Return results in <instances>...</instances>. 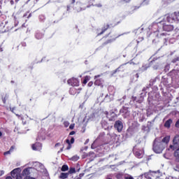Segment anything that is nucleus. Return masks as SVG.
Instances as JSON below:
<instances>
[{"mask_svg":"<svg viewBox=\"0 0 179 179\" xmlns=\"http://www.w3.org/2000/svg\"><path fill=\"white\" fill-rule=\"evenodd\" d=\"M173 15H164L162 20L152 24L153 27L162 26V29L164 31H173V30H174V26L172 24V23L176 22V18L173 17Z\"/></svg>","mask_w":179,"mask_h":179,"instance_id":"nucleus-1","label":"nucleus"},{"mask_svg":"<svg viewBox=\"0 0 179 179\" xmlns=\"http://www.w3.org/2000/svg\"><path fill=\"white\" fill-rule=\"evenodd\" d=\"M170 139V136H162L159 138H155L153 144V150L156 153H162V151L167 147Z\"/></svg>","mask_w":179,"mask_h":179,"instance_id":"nucleus-2","label":"nucleus"},{"mask_svg":"<svg viewBox=\"0 0 179 179\" xmlns=\"http://www.w3.org/2000/svg\"><path fill=\"white\" fill-rule=\"evenodd\" d=\"M139 144H136L134 148H133V154L134 156L138 159H141L143 157V149H139Z\"/></svg>","mask_w":179,"mask_h":179,"instance_id":"nucleus-3","label":"nucleus"},{"mask_svg":"<svg viewBox=\"0 0 179 179\" xmlns=\"http://www.w3.org/2000/svg\"><path fill=\"white\" fill-rule=\"evenodd\" d=\"M105 114L107 117V118H108L109 121H115V120H117V114H115V113L114 112H105Z\"/></svg>","mask_w":179,"mask_h":179,"instance_id":"nucleus-4","label":"nucleus"},{"mask_svg":"<svg viewBox=\"0 0 179 179\" xmlns=\"http://www.w3.org/2000/svg\"><path fill=\"white\" fill-rule=\"evenodd\" d=\"M115 128L117 129L118 132H121L122 131V128H124V125L122 124V122L117 120L115 123Z\"/></svg>","mask_w":179,"mask_h":179,"instance_id":"nucleus-5","label":"nucleus"},{"mask_svg":"<svg viewBox=\"0 0 179 179\" xmlns=\"http://www.w3.org/2000/svg\"><path fill=\"white\" fill-rule=\"evenodd\" d=\"M67 83L71 86H79V80L73 78L68 80Z\"/></svg>","mask_w":179,"mask_h":179,"instance_id":"nucleus-6","label":"nucleus"},{"mask_svg":"<svg viewBox=\"0 0 179 179\" xmlns=\"http://www.w3.org/2000/svg\"><path fill=\"white\" fill-rule=\"evenodd\" d=\"M137 131H138V126H136V124H132V125L130 126L127 129V132H129V134H134Z\"/></svg>","mask_w":179,"mask_h":179,"instance_id":"nucleus-7","label":"nucleus"},{"mask_svg":"<svg viewBox=\"0 0 179 179\" xmlns=\"http://www.w3.org/2000/svg\"><path fill=\"white\" fill-rule=\"evenodd\" d=\"M100 76H101L100 75L94 76V79H96V80L94 82V85H96V86H100L101 85L103 84V80L102 79H97V78H100Z\"/></svg>","mask_w":179,"mask_h":179,"instance_id":"nucleus-8","label":"nucleus"},{"mask_svg":"<svg viewBox=\"0 0 179 179\" xmlns=\"http://www.w3.org/2000/svg\"><path fill=\"white\" fill-rule=\"evenodd\" d=\"M66 142L68 143V146L66 148V150H69L71 148L72 145L71 144L74 143V138H71V140H69V138H67L66 140Z\"/></svg>","mask_w":179,"mask_h":179,"instance_id":"nucleus-9","label":"nucleus"},{"mask_svg":"<svg viewBox=\"0 0 179 179\" xmlns=\"http://www.w3.org/2000/svg\"><path fill=\"white\" fill-rule=\"evenodd\" d=\"M171 124H173V120H168L164 124L165 128H170V127H171Z\"/></svg>","mask_w":179,"mask_h":179,"instance_id":"nucleus-10","label":"nucleus"},{"mask_svg":"<svg viewBox=\"0 0 179 179\" xmlns=\"http://www.w3.org/2000/svg\"><path fill=\"white\" fill-rule=\"evenodd\" d=\"M69 174L68 173H62L59 176V179H67Z\"/></svg>","mask_w":179,"mask_h":179,"instance_id":"nucleus-11","label":"nucleus"},{"mask_svg":"<svg viewBox=\"0 0 179 179\" xmlns=\"http://www.w3.org/2000/svg\"><path fill=\"white\" fill-rule=\"evenodd\" d=\"M101 125H102V128H103V129H105V130L110 129V126L108 125V124L107 122H102Z\"/></svg>","mask_w":179,"mask_h":179,"instance_id":"nucleus-12","label":"nucleus"},{"mask_svg":"<svg viewBox=\"0 0 179 179\" xmlns=\"http://www.w3.org/2000/svg\"><path fill=\"white\" fill-rule=\"evenodd\" d=\"M173 144L178 145L179 144V135L175 136L173 140Z\"/></svg>","mask_w":179,"mask_h":179,"instance_id":"nucleus-13","label":"nucleus"},{"mask_svg":"<svg viewBox=\"0 0 179 179\" xmlns=\"http://www.w3.org/2000/svg\"><path fill=\"white\" fill-rule=\"evenodd\" d=\"M174 156L176 157V161L179 162V147L175 151Z\"/></svg>","mask_w":179,"mask_h":179,"instance_id":"nucleus-14","label":"nucleus"},{"mask_svg":"<svg viewBox=\"0 0 179 179\" xmlns=\"http://www.w3.org/2000/svg\"><path fill=\"white\" fill-rule=\"evenodd\" d=\"M29 175H30V171L28 169H24L22 171V176H26V177H27Z\"/></svg>","mask_w":179,"mask_h":179,"instance_id":"nucleus-15","label":"nucleus"},{"mask_svg":"<svg viewBox=\"0 0 179 179\" xmlns=\"http://www.w3.org/2000/svg\"><path fill=\"white\" fill-rule=\"evenodd\" d=\"M96 118V115L94 113H92L90 115L89 118L87 119V121H94V119Z\"/></svg>","mask_w":179,"mask_h":179,"instance_id":"nucleus-16","label":"nucleus"},{"mask_svg":"<svg viewBox=\"0 0 179 179\" xmlns=\"http://www.w3.org/2000/svg\"><path fill=\"white\" fill-rule=\"evenodd\" d=\"M151 171L148 172V173H144V178H147V179H152V174H151Z\"/></svg>","mask_w":179,"mask_h":179,"instance_id":"nucleus-17","label":"nucleus"},{"mask_svg":"<svg viewBox=\"0 0 179 179\" xmlns=\"http://www.w3.org/2000/svg\"><path fill=\"white\" fill-rule=\"evenodd\" d=\"M154 33L155 34L157 35V37H162V36H166V33H161V34H159V30L157 31H154Z\"/></svg>","mask_w":179,"mask_h":179,"instance_id":"nucleus-18","label":"nucleus"},{"mask_svg":"<svg viewBox=\"0 0 179 179\" xmlns=\"http://www.w3.org/2000/svg\"><path fill=\"white\" fill-rule=\"evenodd\" d=\"M45 136L44 135H39L38 136V138H36V141H45Z\"/></svg>","mask_w":179,"mask_h":179,"instance_id":"nucleus-19","label":"nucleus"},{"mask_svg":"<svg viewBox=\"0 0 179 179\" xmlns=\"http://www.w3.org/2000/svg\"><path fill=\"white\" fill-rule=\"evenodd\" d=\"M38 145H40L38 143H36L35 144H32L31 149L34 150H38Z\"/></svg>","mask_w":179,"mask_h":179,"instance_id":"nucleus-20","label":"nucleus"},{"mask_svg":"<svg viewBox=\"0 0 179 179\" xmlns=\"http://www.w3.org/2000/svg\"><path fill=\"white\" fill-rule=\"evenodd\" d=\"M35 36H36V38H37L38 40H40V38H43V34L36 33Z\"/></svg>","mask_w":179,"mask_h":179,"instance_id":"nucleus-21","label":"nucleus"},{"mask_svg":"<svg viewBox=\"0 0 179 179\" xmlns=\"http://www.w3.org/2000/svg\"><path fill=\"white\" fill-rule=\"evenodd\" d=\"M79 159L80 157L78 155H74L70 159L73 162H77Z\"/></svg>","mask_w":179,"mask_h":179,"instance_id":"nucleus-22","label":"nucleus"},{"mask_svg":"<svg viewBox=\"0 0 179 179\" xmlns=\"http://www.w3.org/2000/svg\"><path fill=\"white\" fill-rule=\"evenodd\" d=\"M108 27H110V25L106 24L104 27V29L102 30V31L100 34H98V36H101V34H103V33H104V31H106V30H107L108 29Z\"/></svg>","mask_w":179,"mask_h":179,"instance_id":"nucleus-23","label":"nucleus"},{"mask_svg":"<svg viewBox=\"0 0 179 179\" xmlns=\"http://www.w3.org/2000/svg\"><path fill=\"white\" fill-rule=\"evenodd\" d=\"M68 170H69V166L67 165H63L62 169H61V171H63V172H65Z\"/></svg>","mask_w":179,"mask_h":179,"instance_id":"nucleus-24","label":"nucleus"},{"mask_svg":"<svg viewBox=\"0 0 179 179\" xmlns=\"http://www.w3.org/2000/svg\"><path fill=\"white\" fill-rule=\"evenodd\" d=\"M76 173L75 168H70V169H69V171L68 172L69 175V174H73V173Z\"/></svg>","mask_w":179,"mask_h":179,"instance_id":"nucleus-25","label":"nucleus"},{"mask_svg":"<svg viewBox=\"0 0 179 179\" xmlns=\"http://www.w3.org/2000/svg\"><path fill=\"white\" fill-rule=\"evenodd\" d=\"M124 175L122 173H117L115 176L117 179H123Z\"/></svg>","mask_w":179,"mask_h":179,"instance_id":"nucleus-26","label":"nucleus"},{"mask_svg":"<svg viewBox=\"0 0 179 179\" xmlns=\"http://www.w3.org/2000/svg\"><path fill=\"white\" fill-rule=\"evenodd\" d=\"M148 68H149V66H148V65H143V66L141 67V71H146Z\"/></svg>","mask_w":179,"mask_h":179,"instance_id":"nucleus-27","label":"nucleus"},{"mask_svg":"<svg viewBox=\"0 0 179 179\" xmlns=\"http://www.w3.org/2000/svg\"><path fill=\"white\" fill-rule=\"evenodd\" d=\"M64 125L66 128H68V127H69V122L68 121L64 122Z\"/></svg>","mask_w":179,"mask_h":179,"instance_id":"nucleus-28","label":"nucleus"},{"mask_svg":"<svg viewBox=\"0 0 179 179\" xmlns=\"http://www.w3.org/2000/svg\"><path fill=\"white\" fill-rule=\"evenodd\" d=\"M16 179H23L22 176L20 174H16Z\"/></svg>","mask_w":179,"mask_h":179,"instance_id":"nucleus-29","label":"nucleus"},{"mask_svg":"<svg viewBox=\"0 0 179 179\" xmlns=\"http://www.w3.org/2000/svg\"><path fill=\"white\" fill-rule=\"evenodd\" d=\"M124 179H134L131 176L128 175L124 178Z\"/></svg>","mask_w":179,"mask_h":179,"instance_id":"nucleus-30","label":"nucleus"},{"mask_svg":"<svg viewBox=\"0 0 179 179\" xmlns=\"http://www.w3.org/2000/svg\"><path fill=\"white\" fill-rule=\"evenodd\" d=\"M10 173H11V176H13V175L16 174V173H17V169L13 170V171L10 172Z\"/></svg>","mask_w":179,"mask_h":179,"instance_id":"nucleus-31","label":"nucleus"},{"mask_svg":"<svg viewBox=\"0 0 179 179\" xmlns=\"http://www.w3.org/2000/svg\"><path fill=\"white\" fill-rule=\"evenodd\" d=\"M177 61H179V57H176V59H173L172 60V62H173V64H176V62H177Z\"/></svg>","mask_w":179,"mask_h":179,"instance_id":"nucleus-32","label":"nucleus"},{"mask_svg":"<svg viewBox=\"0 0 179 179\" xmlns=\"http://www.w3.org/2000/svg\"><path fill=\"white\" fill-rule=\"evenodd\" d=\"M73 90H75V88L70 89V94H75V93H73Z\"/></svg>","mask_w":179,"mask_h":179,"instance_id":"nucleus-33","label":"nucleus"},{"mask_svg":"<svg viewBox=\"0 0 179 179\" xmlns=\"http://www.w3.org/2000/svg\"><path fill=\"white\" fill-rule=\"evenodd\" d=\"M73 128H75V124H71L69 126V129H73Z\"/></svg>","mask_w":179,"mask_h":179,"instance_id":"nucleus-34","label":"nucleus"},{"mask_svg":"<svg viewBox=\"0 0 179 179\" xmlns=\"http://www.w3.org/2000/svg\"><path fill=\"white\" fill-rule=\"evenodd\" d=\"M148 128L146 127L145 126H142V130L143 131H148Z\"/></svg>","mask_w":179,"mask_h":179,"instance_id":"nucleus-35","label":"nucleus"},{"mask_svg":"<svg viewBox=\"0 0 179 179\" xmlns=\"http://www.w3.org/2000/svg\"><path fill=\"white\" fill-rule=\"evenodd\" d=\"M159 69V64L153 66V69Z\"/></svg>","mask_w":179,"mask_h":179,"instance_id":"nucleus-36","label":"nucleus"},{"mask_svg":"<svg viewBox=\"0 0 179 179\" xmlns=\"http://www.w3.org/2000/svg\"><path fill=\"white\" fill-rule=\"evenodd\" d=\"M83 83L84 85H86V83H87V80H86V78L84 79Z\"/></svg>","mask_w":179,"mask_h":179,"instance_id":"nucleus-37","label":"nucleus"},{"mask_svg":"<svg viewBox=\"0 0 179 179\" xmlns=\"http://www.w3.org/2000/svg\"><path fill=\"white\" fill-rule=\"evenodd\" d=\"M95 6H97V8H101V4H96Z\"/></svg>","mask_w":179,"mask_h":179,"instance_id":"nucleus-38","label":"nucleus"},{"mask_svg":"<svg viewBox=\"0 0 179 179\" xmlns=\"http://www.w3.org/2000/svg\"><path fill=\"white\" fill-rule=\"evenodd\" d=\"M24 179H34V178H30L29 176H26Z\"/></svg>","mask_w":179,"mask_h":179,"instance_id":"nucleus-39","label":"nucleus"},{"mask_svg":"<svg viewBox=\"0 0 179 179\" xmlns=\"http://www.w3.org/2000/svg\"><path fill=\"white\" fill-rule=\"evenodd\" d=\"M75 134H76L75 131H73L69 133V135H75Z\"/></svg>","mask_w":179,"mask_h":179,"instance_id":"nucleus-40","label":"nucleus"},{"mask_svg":"<svg viewBox=\"0 0 179 179\" xmlns=\"http://www.w3.org/2000/svg\"><path fill=\"white\" fill-rule=\"evenodd\" d=\"M10 151H8V152H5L3 153V155H6L10 154Z\"/></svg>","mask_w":179,"mask_h":179,"instance_id":"nucleus-41","label":"nucleus"},{"mask_svg":"<svg viewBox=\"0 0 179 179\" xmlns=\"http://www.w3.org/2000/svg\"><path fill=\"white\" fill-rule=\"evenodd\" d=\"M117 72H118V69H117L116 70H115V71H113V75H114V73H117Z\"/></svg>","mask_w":179,"mask_h":179,"instance_id":"nucleus-42","label":"nucleus"},{"mask_svg":"<svg viewBox=\"0 0 179 179\" xmlns=\"http://www.w3.org/2000/svg\"><path fill=\"white\" fill-rule=\"evenodd\" d=\"M170 148H171V149H173V150H174V146H173V145H170Z\"/></svg>","mask_w":179,"mask_h":179,"instance_id":"nucleus-43","label":"nucleus"},{"mask_svg":"<svg viewBox=\"0 0 179 179\" xmlns=\"http://www.w3.org/2000/svg\"><path fill=\"white\" fill-rule=\"evenodd\" d=\"M61 144L59 143H57L56 145H55V147H58Z\"/></svg>","mask_w":179,"mask_h":179,"instance_id":"nucleus-44","label":"nucleus"},{"mask_svg":"<svg viewBox=\"0 0 179 179\" xmlns=\"http://www.w3.org/2000/svg\"><path fill=\"white\" fill-rule=\"evenodd\" d=\"M92 85H93V83H88V86H92Z\"/></svg>","mask_w":179,"mask_h":179,"instance_id":"nucleus-45","label":"nucleus"},{"mask_svg":"<svg viewBox=\"0 0 179 179\" xmlns=\"http://www.w3.org/2000/svg\"><path fill=\"white\" fill-rule=\"evenodd\" d=\"M6 179H13L12 177L8 176L7 178H6Z\"/></svg>","mask_w":179,"mask_h":179,"instance_id":"nucleus-46","label":"nucleus"},{"mask_svg":"<svg viewBox=\"0 0 179 179\" xmlns=\"http://www.w3.org/2000/svg\"><path fill=\"white\" fill-rule=\"evenodd\" d=\"M13 149H14V147H13V146H11L10 150H12Z\"/></svg>","mask_w":179,"mask_h":179,"instance_id":"nucleus-47","label":"nucleus"},{"mask_svg":"<svg viewBox=\"0 0 179 179\" xmlns=\"http://www.w3.org/2000/svg\"><path fill=\"white\" fill-rule=\"evenodd\" d=\"M10 3H11V5H13V1H10Z\"/></svg>","mask_w":179,"mask_h":179,"instance_id":"nucleus-48","label":"nucleus"},{"mask_svg":"<svg viewBox=\"0 0 179 179\" xmlns=\"http://www.w3.org/2000/svg\"><path fill=\"white\" fill-rule=\"evenodd\" d=\"M85 78H86V80L87 81L88 79H89V77H88V76H86Z\"/></svg>","mask_w":179,"mask_h":179,"instance_id":"nucleus-49","label":"nucleus"},{"mask_svg":"<svg viewBox=\"0 0 179 179\" xmlns=\"http://www.w3.org/2000/svg\"><path fill=\"white\" fill-rule=\"evenodd\" d=\"M15 2H16V3H17V2H19V0H15Z\"/></svg>","mask_w":179,"mask_h":179,"instance_id":"nucleus-50","label":"nucleus"},{"mask_svg":"<svg viewBox=\"0 0 179 179\" xmlns=\"http://www.w3.org/2000/svg\"><path fill=\"white\" fill-rule=\"evenodd\" d=\"M63 150H64V147L62 148H61L60 152H62Z\"/></svg>","mask_w":179,"mask_h":179,"instance_id":"nucleus-51","label":"nucleus"},{"mask_svg":"<svg viewBox=\"0 0 179 179\" xmlns=\"http://www.w3.org/2000/svg\"><path fill=\"white\" fill-rule=\"evenodd\" d=\"M74 179H81L80 178L76 177Z\"/></svg>","mask_w":179,"mask_h":179,"instance_id":"nucleus-52","label":"nucleus"},{"mask_svg":"<svg viewBox=\"0 0 179 179\" xmlns=\"http://www.w3.org/2000/svg\"><path fill=\"white\" fill-rule=\"evenodd\" d=\"M72 3H75V0H72Z\"/></svg>","mask_w":179,"mask_h":179,"instance_id":"nucleus-53","label":"nucleus"},{"mask_svg":"<svg viewBox=\"0 0 179 179\" xmlns=\"http://www.w3.org/2000/svg\"><path fill=\"white\" fill-rule=\"evenodd\" d=\"M0 135H2V132L0 131Z\"/></svg>","mask_w":179,"mask_h":179,"instance_id":"nucleus-54","label":"nucleus"},{"mask_svg":"<svg viewBox=\"0 0 179 179\" xmlns=\"http://www.w3.org/2000/svg\"><path fill=\"white\" fill-rule=\"evenodd\" d=\"M12 111H14V109L13 108Z\"/></svg>","mask_w":179,"mask_h":179,"instance_id":"nucleus-55","label":"nucleus"},{"mask_svg":"<svg viewBox=\"0 0 179 179\" xmlns=\"http://www.w3.org/2000/svg\"><path fill=\"white\" fill-rule=\"evenodd\" d=\"M12 111H14V109L13 108Z\"/></svg>","mask_w":179,"mask_h":179,"instance_id":"nucleus-56","label":"nucleus"},{"mask_svg":"<svg viewBox=\"0 0 179 179\" xmlns=\"http://www.w3.org/2000/svg\"><path fill=\"white\" fill-rule=\"evenodd\" d=\"M12 111H14V109L13 108Z\"/></svg>","mask_w":179,"mask_h":179,"instance_id":"nucleus-57","label":"nucleus"},{"mask_svg":"<svg viewBox=\"0 0 179 179\" xmlns=\"http://www.w3.org/2000/svg\"><path fill=\"white\" fill-rule=\"evenodd\" d=\"M107 179H112V178H107Z\"/></svg>","mask_w":179,"mask_h":179,"instance_id":"nucleus-58","label":"nucleus"},{"mask_svg":"<svg viewBox=\"0 0 179 179\" xmlns=\"http://www.w3.org/2000/svg\"><path fill=\"white\" fill-rule=\"evenodd\" d=\"M3 103H5V101H3Z\"/></svg>","mask_w":179,"mask_h":179,"instance_id":"nucleus-59","label":"nucleus"},{"mask_svg":"<svg viewBox=\"0 0 179 179\" xmlns=\"http://www.w3.org/2000/svg\"><path fill=\"white\" fill-rule=\"evenodd\" d=\"M0 136H1V135H0Z\"/></svg>","mask_w":179,"mask_h":179,"instance_id":"nucleus-60","label":"nucleus"}]
</instances>
